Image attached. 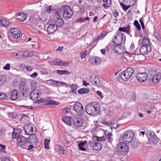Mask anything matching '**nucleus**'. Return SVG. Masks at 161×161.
I'll return each instance as SVG.
<instances>
[{
    "label": "nucleus",
    "instance_id": "obj_60",
    "mask_svg": "<svg viewBox=\"0 0 161 161\" xmlns=\"http://www.w3.org/2000/svg\"><path fill=\"white\" fill-rule=\"evenodd\" d=\"M25 69H26L29 71H32V68L31 67V66H27L26 67Z\"/></svg>",
    "mask_w": 161,
    "mask_h": 161
},
{
    "label": "nucleus",
    "instance_id": "obj_50",
    "mask_svg": "<svg viewBox=\"0 0 161 161\" xmlns=\"http://www.w3.org/2000/svg\"><path fill=\"white\" fill-rule=\"evenodd\" d=\"M120 4L121 8L124 11H127L128 10L127 6L125 5L124 4L120 3Z\"/></svg>",
    "mask_w": 161,
    "mask_h": 161
},
{
    "label": "nucleus",
    "instance_id": "obj_23",
    "mask_svg": "<svg viewBox=\"0 0 161 161\" xmlns=\"http://www.w3.org/2000/svg\"><path fill=\"white\" fill-rule=\"evenodd\" d=\"M146 134L148 140L150 141L153 142L157 138L154 132H148V133H146Z\"/></svg>",
    "mask_w": 161,
    "mask_h": 161
},
{
    "label": "nucleus",
    "instance_id": "obj_11",
    "mask_svg": "<svg viewBox=\"0 0 161 161\" xmlns=\"http://www.w3.org/2000/svg\"><path fill=\"white\" fill-rule=\"evenodd\" d=\"M113 41L114 43L116 45H120L123 41V35L121 33L117 31Z\"/></svg>",
    "mask_w": 161,
    "mask_h": 161
},
{
    "label": "nucleus",
    "instance_id": "obj_3",
    "mask_svg": "<svg viewBox=\"0 0 161 161\" xmlns=\"http://www.w3.org/2000/svg\"><path fill=\"white\" fill-rule=\"evenodd\" d=\"M128 150L126 144L121 142L117 144L115 148V151L117 154L120 155L125 154Z\"/></svg>",
    "mask_w": 161,
    "mask_h": 161
},
{
    "label": "nucleus",
    "instance_id": "obj_20",
    "mask_svg": "<svg viewBox=\"0 0 161 161\" xmlns=\"http://www.w3.org/2000/svg\"><path fill=\"white\" fill-rule=\"evenodd\" d=\"M151 47H147L142 46L140 48V52L142 55H145L148 53H149L151 50Z\"/></svg>",
    "mask_w": 161,
    "mask_h": 161
},
{
    "label": "nucleus",
    "instance_id": "obj_32",
    "mask_svg": "<svg viewBox=\"0 0 161 161\" xmlns=\"http://www.w3.org/2000/svg\"><path fill=\"white\" fill-rule=\"evenodd\" d=\"M129 25L126 27H119V31H122L125 32L128 34H129L130 30Z\"/></svg>",
    "mask_w": 161,
    "mask_h": 161
},
{
    "label": "nucleus",
    "instance_id": "obj_17",
    "mask_svg": "<svg viewBox=\"0 0 161 161\" xmlns=\"http://www.w3.org/2000/svg\"><path fill=\"white\" fill-rule=\"evenodd\" d=\"M29 141H28V143L36 145L39 142V141L37 137L35 135L32 134L31 135L28 137Z\"/></svg>",
    "mask_w": 161,
    "mask_h": 161
},
{
    "label": "nucleus",
    "instance_id": "obj_10",
    "mask_svg": "<svg viewBox=\"0 0 161 161\" xmlns=\"http://www.w3.org/2000/svg\"><path fill=\"white\" fill-rule=\"evenodd\" d=\"M136 80L140 82H143L147 81L148 78V75L146 72H138L136 76Z\"/></svg>",
    "mask_w": 161,
    "mask_h": 161
},
{
    "label": "nucleus",
    "instance_id": "obj_52",
    "mask_svg": "<svg viewBox=\"0 0 161 161\" xmlns=\"http://www.w3.org/2000/svg\"><path fill=\"white\" fill-rule=\"evenodd\" d=\"M120 45H116V47H117V51H115L117 53H120V51L121 50V48Z\"/></svg>",
    "mask_w": 161,
    "mask_h": 161
},
{
    "label": "nucleus",
    "instance_id": "obj_30",
    "mask_svg": "<svg viewBox=\"0 0 161 161\" xmlns=\"http://www.w3.org/2000/svg\"><path fill=\"white\" fill-rule=\"evenodd\" d=\"M87 144V142L86 141L80 142L78 145L79 149L80 150L86 151V149L84 147V146Z\"/></svg>",
    "mask_w": 161,
    "mask_h": 161
},
{
    "label": "nucleus",
    "instance_id": "obj_12",
    "mask_svg": "<svg viewBox=\"0 0 161 161\" xmlns=\"http://www.w3.org/2000/svg\"><path fill=\"white\" fill-rule=\"evenodd\" d=\"M88 145L91 147L92 149L97 151L100 150L102 148L101 144L96 141L94 142L89 141L88 144Z\"/></svg>",
    "mask_w": 161,
    "mask_h": 161
},
{
    "label": "nucleus",
    "instance_id": "obj_26",
    "mask_svg": "<svg viewBox=\"0 0 161 161\" xmlns=\"http://www.w3.org/2000/svg\"><path fill=\"white\" fill-rule=\"evenodd\" d=\"M62 113L63 114L65 115H68L69 116L72 114V113L71 111V108L65 107L62 110Z\"/></svg>",
    "mask_w": 161,
    "mask_h": 161
},
{
    "label": "nucleus",
    "instance_id": "obj_58",
    "mask_svg": "<svg viewBox=\"0 0 161 161\" xmlns=\"http://www.w3.org/2000/svg\"><path fill=\"white\" fill-rule=\"evenodd\" d=\"M51 10H52V9L49 7H48L46 8V12H47L48 13H50Z\"/></svg>",
    "mask_w": 161,
    "mask_h": 161
},
{
    "label": "nucleus",
    "instance_id": "obj_8",
    "mask_svg": "<svg viewBox=\"0 0 161 161\" xmlns=\"http://www.w3.org/2000/svg\"><path fill=\"white\" fill-rule=\"evenodd\" d=\"M28 143L27 138L21 135H20L17 138V144L19 146L23 148H27Z\"/></svg>",
    "mask_w": 161,
    "mask_h": 161
},
{
    "label": "nucleus",
    "instance_id": "obj_1",
    "mask_svg": "<svg viewBox=\"0 0 161 161\" xmlns=\"http://www.w3.org/2000/svg\"><path fill=\"white\" fill-rule=\"evenodd\" d=\"M56 15L58 16L62 15L63 17L65 19H68L73 15V11L68 5L62 6L59 11L56 12Z\"/></svg>",
    "mask_w": 161,
    "mask_h": 161
},
{
    "label": "nucleus",
    "instance_id": "obj_46",
    "mask_svg": "<svg viewBox=\"0 0 161 161\" xmlns=\"http://www.w3.org/2000/svg\"><path fill=\"white\" fill-rule=\"evenodd\" d=\"M24 55L27 57H31L33 55V53L30 51L25 52Z\"/></svg>",
    "mask_w": 161,
    "mask_h": 161
},
{
    "label": "nucleus",
    "instance_id": "obj_21",
    "mask_svg": "<svg viewBox=\"0 0 161 161\" xmlns=\"http://www.w3.org/2000/svg\"><path fill=\"white\" fill-rule=\"evenodd\" d=\"M16 19L19 20L23 21L26 19V15L25 13L21 12L16 15Z\"/></svg>",
    "mask_w": 161,
    "mask_h": 161
},
{
    "label": "nucleus",
    "instance_id": "obj_7",
    "mask_svg": "<svg viewBox=\"0 0 161 161\" xmlns=\"http://www.w3.org/2000/svg\"><path fill=\"white\" fill-rule=\"evenodd\" d=\"M83 118L82 116L79 115L75 116L72 118V123L75 127H80L82 126Z\"/></svg>",
    "mask_w": 161,
    "mask_h": 161
},
{
    "label": "nucleus",
    "instance_id": "obj_25",
    "mask_svg": "<svg viewBox=\"0 0 161 161\" xmlns=\"http://www.w3.org/2000/svg\"><path fill=\"white\" fill-rule=\"evenodd\" d=\"M20 134V130L19 129L14 128L13 129V131L12 132V138L15 139L18 137Z\"/></svg>",
    "mask_w": 161,
    "mask_h": 161
},
{
    "label": "nucleus",
    "instance_id": "obj_29",
    "mask_svg": "<svg viewBox=\"0 0 161 161\" xmlns=\"http://www.w3.org/2000/svg\"><path fill=\"white\" fill-rule=\"evenodd\" d=\"M73 9L74 11L77 13H83L84 10L83 8H80L77 5H74L73 7Z\"/></svg>",
    "mask_w": 161,
    "mask_h": 161
},
{
    "label": "nucleus",
    "instance_id": "obj_14",
    "mask_svg": "<svg viewBox=\"0 0 161 161\" xmlns=\"http://www.w3.org/2000/svg\"><path fill=\"white\" fill-rule=\"evenodd\" d=\"M89 80L92 83L95 85L99 86L100 84V78L95 75L91 76L89 78Z\"/></svg>",
    "mask_w": 161,
    "mask_h": 161
},
{
    "label": "nucleus",
    "instance_id": "obj_4",
    "mask_svg": "<svg viewBox=\"0 0 161 161\" xmlns=\"http://www.w3.org/2000/svg\"><path fill=\"white\" fill-rule=\"evenodd\" d=\"M134 136L132 131H127L122 137H120V141L126 144L129 143L132 141Z\"/></svg>",
    "mask_w": 161,
    "mask_h": 161
},
{
    "label": "nucleus",
    "instance_id": "obj_9",
    "mask_svg": "<svg viewBox=\"0 0 161 161\" xmlns=\"http://www.w3.org/2000/svg\"><path fill=\"white\" fill-rule=\"evenodd\" d=\"M73 109L79 115H83L84 111L82 104L79 102H76L73 105Z\"/></svg>",
    "mask_w": 161,
    "mask_h": 161
},
{
    "label": "nucleus",
    "instance_id": "obj_33",
    "mask_svg": "<svg viewBox=\"0 0 161 161\" xmlns=\"http://www.w3.org/2000/svg\"><path fill=\"white\" fill-rule=\"evenodd\" d=\"M104 3L103 6L106 8L109 7L111 5V0H103Z\"/></svg>",
    "mask_w": 161,
    "mask_h": 161
},
{
    "label": "nucleus",
    "instance_id": "obj_39",
    "mask_svg": "<svg viewBox=\"0 0 161 161\" xmlns=\"http://www.w3.org/2000/svg\"><path fill=\"white\" fill-rule=\"evenodd\" d=\"M57 73L59 75H61L64 74H69L70 72L67 70H58L57 71Z\"/></svg>",
    "mask_w": 161,
    "mask_h": 161
},
{
    "label": "nucleus",
    "instance_id": "obj_45",
    "mask_svg": "<svg viewBox=\"0 0 161 161\" xmlns=\"http://www.w3.org/2000/svg\"><path fill=\"white\" fill-rule=\"evenodd\" d=\"M47 82L48 84L56 85V80L53 79H50L47 80Z\"/></svg>",
    "mask_w": 161,
    "mask_h": 161
},
{
    "label": "nucleus",
    "instance_id": "obj_15",
    "mask_svg": "<svg viewBox=\"0 0 161 161\" xmlns=\"http://www.w3.org/2000/svg\"><path fill=\"white\" fill-rule=\"evenodd\" d=\"M9 31L12 36L15 38H17L20 36V31L19 29L17 28H11Z\"/></svg>",
    "mask_w": 161,
    "mask_h": 161
},
{
    "label": "nucleus",
    "instance_id": "obj_22",
    "mask_svg": "<svg viewBox=\"0 0 161 161\" xmlns=\"http://www.w3.org/2000/svg\"><path fill=\"white\" fill-rule=\"evenodd\" d=\"M161 79V73L158 72L153 76L152 79V81L154 84H157Z\"/></svg>",
    "mask_w": 161,
    "mask_h": 161
},
{
    "label": "nucleus",
    "instance_id": "obj_41",
    "mask_svg": "<svg viewBox=\"0 0 161 161\" xmlns=\"http://www.w3.org/2000/svg\"><path fill=\"white\" fill-rule=\"evenodd\" d=\"M57 146L58 149V152L59 153H62L64 154L65 150L64 149L63 147L59 145H58Z\"/></svg>",
    "mask_w": 161,
    "mask_h": 161
},
{
    "label": "nucleus",
    "instance_id": "obj_34",
    "mask_svg": "<svg viewBox=\"0 0 161 161\" xmlns=\"http://www.w3.org/2000/svg\"><path fill=\"white\" fill-rule=\"evenodd\" d=\"M90 18L86 17V18L83 17H80L77 18L76 20V22L81 23L82 22H84L86 20L89 21Z\"/></svg>",
    "mask_w": 161,
    "mask_h": 161
},
{
    "label": "nucleus",
    "instance_id": "obj_31",
    "mask_svg": "<svg viewBox=\"0 0 161 161\" xmlns=\"http://www.w3.org/2000/svg\"><path fill=\"white\" fill-rule=\"evenodd\" d=\"M7 79V77L3 75H0V86L4 85Z\"/></svg>",
    "mask_w": 161,
    "mask_h": 161
},
{
    "label": "nucleus",
    "instance_id": "obj_57",
    "mask_svg": "<svg viewBox=\"0 0 161 161\" xmlns=\"http://www.w3.org/2000/svg\"><path fill=\"white\" fill-rule=\"evenodd\" d=\"M38 75V74L36 72H34L33 74H31L30 76L31 78H34L36 77Z\"/></svg>",
    "mask_w": 161,
    "mask_h": 161
},
{
    "label": "nucleus",
    "instance_id": "obj_6",
    "mask_svg": "<svg viewBox=\"0 0 161 161\" xmlns=\"http://www.w3.org/2000/svg\"><path fill=\"white\" fill-rule=\"evenodd\" d=\"M36 103H42L43 104L45 105L50 104L56 105L58 104V102L52 100L49 97L40 98L39 100L36 101Z\"/></svg>",
    "mask_w": 161,
    "mask_h": 161
},
{
    "label": "nucleus",
    "instance_id": "obj_5",
    "mask_svg": "<svg viewBox=\"0 0 161 161\" xmlns=\"http://www.w3.org/2000/svg\"><path fill=\"white\" fill-rule=\"evenodd\" d=\"M134 72L133 69L131 67L127 68L121 74L120 77L122 80L126 81L131 76Z\"/></svg>",
    "mask_w": 161,
    "mask_h": 161
},
{
    "label": "nucleus",
    "instance_id": "obj_27",
    "mask_svg": "<svg viewBox=\"0 0 161 161\" xmlns=\"http://www.w3.org/2000/svg\"><path fill=\"white\" fill-rule=\"evenodd\" d=\"M142 44L143 46H145V47H151V43L150 41L147 38L143 39Z\"/></svg>",
    "mask_w": 161,
    "mask_h": 161
},
{
    "label": "nucleus",
    "instance_id": "obj_13",
    "mask_svg": "<svg viewBox=\"0 0 161 161\" xmlns=\"http://www.w3.org/2000/svg\"><path fill=\"white\" fill-rule=\"evenodd\" d=\"M41 94V92L40 91L37 89H35L31 92L29 96L31 98L32 100H35L36 103V101L38 100V98Z\"/></svg>",
    "mask_w": 161,
    "mask_h": 161
},
{
    "label": "nucleus",
    "instance_id": "obj_47",
    "mask_svg": "<svg viewBox=\"0 0 161 161\" xmlns=\"http://www.w3.org/2000/svg\"><path fill=\"white\" fill-rule=\"evenodd\" d=\"M8 97L7 95L4 93H0V99L2 100L7 99Z\"/></svg>",
    "mask_w": 161,
    "mask_h": 161
},
{
    "label": "nucleus",
    "instance_id": "obj_35",
    "mask_svg": "<svg viewBox=\"0 0 161 161\" xmlns=\"http://www.w3.org/2000/svg\"><path fill=\"white\" fill-rule=\"evenodd\" d=\"M112 134L110 132H108L107 135L105 134L106 138L108 142L111 143L113 141Z\"/></svg>",
    "mask_w": 161,
    "mask_h": 161
},
{
    "label": "nucleus",
    "instance_id": "obj_40",
    "mask_svg": "<svg viewBox=\"0 0 161 161\" xmlns=\"http://www.w3.org/2000/svg\"><path fill=\"white\" fill-rule=\"evenodd\" d=\"M50 139H47V138H46L44 140V147L46 149H49V143L50 142Z\"/></svg>",
    "mask_w": 161,
    "mask_h": 161
},
{
    "label": "nucleus",
    "instance_id": "obj_18",
    "mask_svg": "<svg viewBox=\"0 0 161 161\" xmlns=\"http://www.w3.org/2000/svg\"><path fill=\"white\" fill-rule=\"evenodd\" d=\"M58 28L56 25L53 23L49 24L47 27V31L48 34H52L57 30Z\"/></svg>",
    "mask_w": 161,
    "mask_h": 161
},
{
    "label": "nucleus",
    "instance_id": "obj_43",
    "mask_svg": "<svg viewBox=\"0 0 161 161\" xmlns=\"http://www.w3.org/2000/svg\"><path fill=\"white\" fill-rule=\"evenodd\" d=\"M62 61L58 59H56L53 61V64L54 65L60 66L61 64Z\"/></svg>",
    "mask_w": 161,
    "mask_h": 161
},
{
    "label": "nucleus",
    "instance_id": "obj_42",
    "mask_svg": "<svg viewBox=\"0 0 161 161\" xmlns=\"http://www.w3.org/2000/svg\"><path fill=\"white\" fill-rule=\"evenodd\" d=\"M72 90V92L73 93H77V85H76L72 84L70 86Z\"/></svg>",
    "mask_w": 161,
    "mask_h": 161
},
{
    "label": "nucleus",
    "instance_id": "obj_49",
    "mask_svg": "<svg viewBox=\"0 0 161 161\" xmlns=\"http://www.w3.org/2000/svg\"><path fill=\"white\" fill-rule=\"evenodd\" d=\"M87 53V51L85 50L83 52H81L80 53V57L81 58H83L85 57L86 56V54Z\"/></svg>",
    "mask_w": 161,
    "mask_h": 161
},
{
    "label": "nucleus",
    "instance_id": "obj_24",
    "mask_svg": "<svg viewBox=\"0 0 161 161\" xmlns=\"http://www.w3.org/2000/svg\"><path fill=\"white\" fill-rule=\"evenodd\" d=\"M18 98V92L16 90H13L11 92L10 99L13 101L16 100Z\"/></svg>",
    "mask_w": 161,
    "mask_h": 161
},
{
    "label": "nucleus",
    "instance_id": "obj_44",
    "mask_svg": "<svg viewBox=\"0 0 161 161\" xmlns=\"http://www.w3.org/2000/svg\"><path fill=\"white\" fill-rule=\"evenodd\" d=\"M134 25L136 26V29H137L138 31H140L141 29V26L137 20H135L134 21Z\"/></svg>",
    "mask_w": 161,
    "mask_h": 161
},
{
    "label": "nucleus",
    "instance_id": "obj_19",
    "mask_svg": "<svg viewBox=\"0 0 161 161\" xmlns=\"http://www.w3.org/2000/svg\"><path fill=\"white\" fill-rule=\"evenodd\" d=\"M24 129L26 135L30 136L33 134V128L30 125L28 124V125L25 126L24 127Z\"/></svg>",
    "mask_w": 161,
    "mask_h": 161
},
{
    "label": "nucleus",
    "instance_id": "obj_38",
    "mask_svg": "<svg viewBox=\"0 0 161 161\" xmlns=\"http://www.w3.org/2000/svg\"><path fill=\"white\" fill-rule=\"evenodd\" d=\"M92 139L95 141L96 140V141H103L105 140V139L104 136H103L100 137H98L97 136H94L92 137Z\"/></svg>",
    "mask_w": 161,
    "mask_h": 161
},
{
    "label": "nucleus",
    "instance_id": "obj_64",
    "mask_svg": "<svg viewBox=\"0 0 161 161\" xmlns=\"http://www.w3.org/2000/svg\"><path fill=\"white\" fill-rule=\"evenodd\" d=\"M33 147V146L32 145H29L28 146V148L27 147V149L28 150H30Z\"/></svg>",
    "mask_w": 161,
    "mask_h": 161
},
{
    "label": "nucleus",
    "instance_id": "obj_59",
    "mask_svg": "<svg viewBox=\"0 0 161 161\" xmlns=\"http://www.w3.org/2000/svg\"><path fill=\"white\" fill-rule=\"evenodd\" d=\"M97 93L101 97V98L103 97V96L102 95V93L100 91H97Z\"/></svg>",
    "mask_w": 161,
    "mask_h": 161
},
{
    "label": "nucleus",
    "instance_id": "obj_63",
    "mask_svg": "<svg viewBox=\"0 0 161 161\" xmlns=\"http://www.w3.org/2000/svg\"><path fill=\"white\" fill-rule=\"evenodd\" d=\"M100 38L101 36H100L96 37L95 39L94 40V42H97L100 39Z\"/></svg>",
    "mask_w": 161,
    "mask_h": 161
},
{
    "label": "nucleus",
    "instance_id": "obj_48",
    "mask_svg": "<svg viewBox=\"0 0 161 161\" xmlns=\"http://www.w3.org/2000/svg\"><path fill=\"white\" fill-rule=\"evenodd\" d=\"M94 62L95 64H98L101 62V59L100 58L98 57H95L94 58Z\"/></svg>",
    "mask_w": 161,
    "mask_h": 161
},
{
    "label": "nucleus",
    "instance_id": "obj_36",
    "mask_svg": "<svg viewBox=\"0 0 161 161\" xmlns=\"http://www.w3.org/2000/svg\"><path fill=\"white\" fill-rule=\"evenodd\" d=\"M9 21L7 20L3 19L0 20V24L1 25L6 27L9 25Z\"/></svg>",
    "mask_w": 161,
    "mask_h": 161
},
{
    "label": "nucleus",
    "instance_id": "obj_54",
    "mask_svg": "<svg viewBox=\"0 0 161 161\" xmlns=\"http://www.w3.org/2000/svg\"><path fill=\"white\" fill-rule=\"evenodd\" d=\"M102 123L103 124L107 125H111L110 122H109L108 121H106L105 120H103Z\"/></svg>",
    "mask_w": 161,
    "mask_h": 161
},
{
    "label": "nucleus",
    "instance_id": "obj_51",
    "mask_svg": "<svg viewBox=\"0 0 161 161\" xmlns=\"http://www.w3.org/2000/svg\"><path fill=\"white\" fill-rule=\"evenodd\" d=\"M10 64H7L3 67V69L5 70H8L10 69Z\"/></svg>",
    "mask_w": 161,
    "mask_h": 161
},
{
    "label": "nucleus",
    "instance_id": "obj_55",
    "mask_svg": "<svg viewBox=\"0 0 161 161\" xmlns=\"http://www.w3.org/2000/svg\"><path fill=\"white\" fill-rule=\"evenodd\" d=\"M62 82L59 81H56V85L58 86H62Z\"/></svg>",
    "mask_w": 161,
    "mask_h": 161
},
{
    "label": "nucleus",
    "instance_id": "obj_37",
    "mask_svg": "<svg viewBox=\"0 0 161 161\" xmlns=\"http://www.w3.org/2000/svg\"><path fill=\"white\" fill-rule=\"evenodd\" d=\"M89 90L87 88H80L78 91V93L80 94H86L88 92Z\"/></svg>",
    "mask_w": 161,
    "mask_h": 161
},
{
    "label": "nucleus",
    "instance_id": "obj_62",
    "mask_svg": "<svg viewBox=\"0 0 161 161\" xmlns=\"http://www.w3.org/2000/svg\"><path fill=\"white\" fill-rule=\"evenodd\" d=\"M2 161H10L9 158L7 157H4L2 159Z\"/></svg>",
    "mask_w": 161,
    "mask_h": 161
},
{
    "label": "nucleus",
    "instance_id": "obj_16",
    "mask_svg": "<svg viewBox=\"0 0 161 161\" xmlns=\"http://www.w3.org/2000/svg\"><path fill=\"white\" fill-rule=\"evenodd\" d=\"M53 23L58 28V26L60 27L62 26L64 23V21L62 18L61 15H59L58 16L57 15L56 20H54Z\"/></svg>",
    "mask_w": 161,
    "mask_h": 161
},
{
    "label": "nucleus",
    "instance_id": "obj_28",
    "mask_svg": "<svg viewBox=\"0 0 161 161\" xmlns=\"http://www.w3.org/2000/svg\"><path fill=\"white\" fill-rule=\"evenodd\" d=\"M62 119L63 121L65 123H66L67 125H71V118L69 116H65L63 117Z\"/></svg>",
    "mask_w": 161,
    "mask_h": 161
},
{
    "label": "nucleus",
    "instance_id": "obj_53",
    "mask_svg": "<svg viewBox=\"0 0 161 161\" xmlns=\"http://www.w3.org/2000/svg\"><path fill=\"white\" fill-rule=\"evenodd\" d=\"M113 16L114 17H116L118 15L119 13L116 10H115L113 11Z\"/></svg>",
    "mask_w": 161,
    "mask_h": 161
},
{
    "label": "nucleus",
    "instance_id": "obj_2",
    "mask_svg": "<svg viewBox=\"0 0 161 161\" xmlns=\"http://www.w3.org/2000/svg\"><path fill=\"white\" fill-rule=\"evenodd\" d=\"M85 111L88 114L94 116L97 115L100 112L97 104L93 102L86 105L85 107Z\"/></svg>",
    "mask_w": 161,
    "mask_h": 161
},
{
    "label": "nucleus",
    "instance_id": "obj_61",
    "mask_svg": "<svg viewBox=\"0 0 161 161\" xmlns=\"http://www.w3.org/2000/svg\"><path fill=\"white\" fill-rule=\"evenodd\" d=\"M143 32L144 34V36L146 37L147 36V32L146 31V29L143 30Z\"/></svg>",
    "mask_w": 161,
    "mask_h": 161
},
{
    "label": "nucleus",
    "instance_id": "obj_56",
    "mask_svg": "<svg viewBox=\"0 0 161 161\" xmlns=\"http://www.w3.org/2000/svg\"><path fill=\"white\" fill-rule=\"evenodd\" d=\"M111 48L114 50V51H117V47H116V45H111Z\"/></svg>",
    "mask_w": 161,
    "mask_h": 161
}]
</instances>
